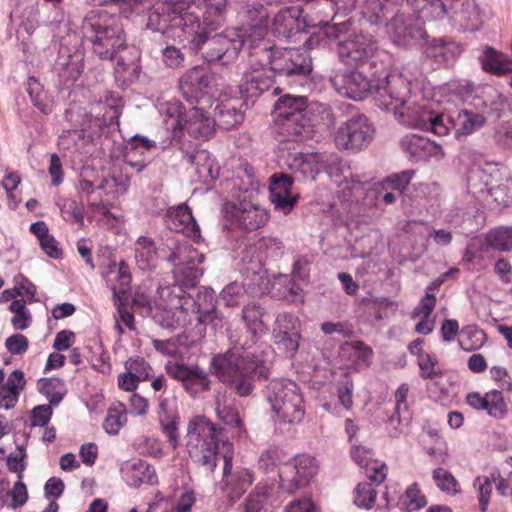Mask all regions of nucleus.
Listing matches in <instances>:
<instances>
[{
  "label": "nucleus",
  "mask_w": 512,
  "mask_h": 512,
  "mask_svg": "<svg viewBox=\"0 0 512 512\" xmlns=\"http://www.w3.org/2000/svg\"><path fill=\"white\" fill-rule=\"evenodd\" d=\"M264 310L256 303L247 304L242 309V318L246 324L250 339L236 342L222 355L212 358L210 369L218 379L229 384L239 396H248L254 388V378H266L271 363L264 353L256 354L250 349L261 335L267 331L262 320Z\"/></svg>",
  "instance_id": "1"
},
{
  "label": "nucleus",
  "mask_w": 512,
  "mask_h": 512,
  "mask_svg": "<svg viewBox=\"0 0 512 512\" xmlns=\"http://www.w3.org/2000/svg\"><path fill=\"white\" fill-rule=\"evenodd\" d=\"M409 73V67H403L402 71H391L372 84L366 75L355 70L338 74L331 82L339 95L355 101L363 100L374 90L378 105L385 109L392 108L395 116L403 124V117L398 112H406L416 92L413 90L414 84Z\"/></svg>",
  "instance_id": "2"
},
{
  "label": "nucleus",
  "mask_w": 512,
  "mask_h": 512,
  "mask_svg": "<svg viewBox=\"0 0 512 512\" xmlns=\"http://www.w3.org/2000/svg\"><path fill=\"white\" fill-rule=\"evenodd\" d=\"M399 113L403 117V124L408 127L432 132L438 136H445L453 131L457 139L471 135L486 123L483 115L469 110L439 112L433 108L432 102L417 92L406 112Z\"/></svg>",
  "instance_id": "3"
},
{
  "label": "nucleus",
  "mask_w": 512,
  "mask_h": 512,
  "mask_svg": "<svg viewBox=\"0 0 512 512\" xmlns=\"http://www.w3.org/2000/svg\"><path fill=\"white\" fill-rule=\"evenodd\" d=\"M257 467L266 474L277 468L279 489L288 494L306 487L318 471L314 457L302 454L287 461L285 452L275 446L261 452Z\"/></svg>",
  "instance_id": "4"
},
{
  "label": "nucleus",
  "mask_w": 512,
  "mask_h": 512,
  "mask_svg": "<svg viewBox=\"0 0 512 512\" xmlns=\"http://www.w3.org/2000/svg\"><path fill=\"white\" fill-rule=\"evenodd\" d=\"M197 26L195 33L189 34L186 41L193 51H200L203 58L209 63L220 62L222 65H228L235 61L245 44L251 48L254 46L248 26L240 31L227 28L214 34L200 32L199 18Z\"/></svg>",
  "instance_id": "5"
},
{
  "label": "nucleus",
  "mask_w": 512,
  "mask_h": 512,
  "mask_svg": "<svg viewBox=\"0 0 512 512\" xmlns=\"http://www.w3.org/2000/svg\"><path fill=\"white\" fill-rule=\"evenodd\" d=\"M238 13L246 21L254 42L263 39L267 31L278 38L289 39L302 30V10L298 6L281 8L274 14L271 23L268 9L260 3H247L239 8Z\"/></svg>",
  "instance_id": "6"
},
{
  "label": "nucleus",
  "mask_w": 512,
  "mask_h": 512,
  "mask_svg": "<svg viewBox=\"0 0 512 512\" xmlns=\"http://www.w3.org/2000/svg\"><path fill=\"white\" fill-rule=\"evenodd\" d=\"M83 41L90 44L100 59L112 60L126 49L122 26L116 16L105 11H91L81 25Z\"/></svg>",
  "instance_id": "7"
},
{
  "label": "nucleus",
  "mask_w": 512,
  "mask_h": 512,
  "mask_svg": "<svg viewBox=\"0 0 512 512\" xmlns=\"http://www.w3.org/2000/svg\"><path fill=\"white\" fill-rule=\"evenodd\" d=\"M221 428L205 416H195L187 423L184 446L194 462L200 463L210 472L222 458L223 444L220 440Z\"/></svg>",
  "instance_id": "8"
},
{
  "label": "nucleus",
  "mask_w": 512,
  "mask_h": 512,
  "mask_svg": "<svg viewBox=\"0 0 512 512\" xmlns=\"http://www.w3.org/2000/svg\"><path fill=\"white\" fill-rule=\"evenodd\" d=\"M184 0H162L157 2L148 16L147 28L153 32L186 41L195 33L198 16Z\"/></svg>",
  "instance_id": "9"
},
{
  "label": "nucleus",
  "mask_w": 512,
  "mask_h": 512,
  "mask_svg": "<svg viewBox=\"0 0 512 512\" xmlns=\"http://www.w3.org/2000/svg\"><path fill=\"white\" fill-rule=\"evenodd\" d=\"M152 318L163 328H186L195 321L194 298L179 285L160 286Z\"/></svg>",
  "instance_id": "10"
},
{
  "label": "nucleus",
  "mask_w": 512,
  "mask_h": 512,
  "mask_svg": "<svg viewBox=\"0 0 512 512\" xmlns=\"http://www.w3.org/2000/svg\"><path fill=\"white\" fill-rule=\"evenodd\" d=\"M265 397L276 420L297 425L305 417L304 396L299 386L290 379H273L265 389Z\"/></svg>",
  "instance_id": "11"
},
{
  "label": "nucleus",
  "mask_w": 512,
  "mask_h": 512,
  "mask_svg": "<svg viewBox=\"0 0 512 512\" xmlns=\"http://www.w3.org/2000/svg\"><path fill=\"white\" fill-rule=\"evenodd\" d=\"M399 0H361L363 2L362 15L370 24H378L387 14L393 13ZM401 9L410 8L423 23L425 20H436L448 14L446 6L441 0H401Z\"/></svg>",
  "instance_id": "12"
},
{
  "label": "nucleus",
  "mask_w": 512,
  "mask_h": 512,
  "mask_svg": "<svg viewBox=\"0 0 512 512\" xmlns=\"http://www.w3.org/2000/svg\"><path fill=\"white\" fill-rule=\"evenodd\" d=\"M252 48L255 56H259L272 74L307 76L312 70L311 57L304 49L256 46L255 44Z\"/></svg>",
  "instance_id": "13"
},
{
  "label": "nucleus",
  "mask_w": 512,
  "mask_h": 512,
  "mask_svg": "<svg viewBox=\"0 0 512 512\" xmlns=\"http://www.w3.org/2000/svg\"><path fill=\"white\" fill-rule=\"evenodd\" d=\"M298 142H300L298 140ZM295 143L297 141H282L278 147L277 161L281 166H286L294 172H299L305 178L315 179V176L322 168L329 175H337L340 165L338 157H331L330 162L333 166H325L323 156L318 153L304 154L299 150Z\"/></svg>",
  "instance_id": "14"
},
{
  "label": "nucleus",
  "mask_w": 512,
  "mask_h": 512,
  "mask_svg": "<svg viewBox=\"0 0 512 512\" xmlns=\"http://www.w3.org/2000/svg\"><path fill=\"white\" fill-rule=\"evenodd\" d=\"M380 24H385V32L389 40L398 48L424 46L428 39L424 23L408 14L404 8L387 14V18H384Z\"/></svg>",
  "instance_id": "15"
},
{
  "label": "nucleus",
  "mask_w": 512,
  "mask_h": 512,
  "mask_svg": "<svg viewBox=\"0 0 512 512\" xmlns=\"http://www.w3.org/2000/svg\"><path fill=\"white\" fill-rule=\"evenodd\" d=\"M169 262L174 263L173 276L175 283L182 289L193 288L203 275L201 265L205 260L203 253L191 246L186 241L176 240L170 247V253L165 257Z\"/></svg>",
  "instance_id": "16"
},
{
  "label": "nucleus",
  "mask_w": 512,
  "mask_h": 512,
  "mask_svg": "<svg viewBox=\"0 0 512 512\" xmlns=\"http://www.w3.org/2000/svg\"><path fill=\"white\" fill-rule=\"evenodd\" d=\"M375 136V128L369 118L359 114L349 118L334 133L338 149L358 152L367 148Z\"/></svg>",
  "instance_id": "17"
},
{
  "label": "nucleus",
  "mask_w": 512,
  "mask_h": 512,
  "mask_svg": "<svg viewBox=\"0 0 512 512\" xmlns=\"http://www.w3.org/2000/svg\"><path fill=\"white\" fill-rule=\"evenodd\" d=\"M306 108L307 98L304 96L285 95L275 103V118L282 122L284 130L293 136L294 141H302L303 133H309L308 119L303 114Z\"/></svg>",
  "instance_id": "18"
},
{
  "label": "nucleus",
  "mask_w": 512,
  "mask_h": 512,
  "mask_svg": "<svg viewBox=\"0 0 512 512\" xmlns=\"http://www.w3.org/2000/svg\"><path fill=\"white\" fill-rule=\"evenodd\" d=\"M222 212L226 220L248 231L259 229L269 219L266 208L245 194L237 201L225 203Z\"/></svg>",
  "instance_id": "19"
},
{
  "label": "nucleus",
  "mask_w": 512,
  "mask_h": 512,
  "mask_svg": "<svg viewBox=\"0 0 512 512\" xmlns=\"http://www.w3.org/2000/svg\"><path fill=\"white\" fill-rule=\"evenodd\" d=\"M234 449L231 442L223 444L222 459L224 460L222 487L227 491L228 506L239 500L255 480L254 473L245 467L233 470L232 459Z\"/></svg>",
  "instance_id": "20"
},
{
  "label": "nucleus",
  "mask_w": 512,
  "mask_h": 512,
  "mask_svg": "<svg viewBox=\"0 0 512 512\" xmlns=\"http://www.w3.org/2000/svg\"><path fill=\"white\" fill-rule=\"evenodd\" d=\"M299 318L289 312H281L276 316L272 329V340L278 350L289 356L298 351L301 331Z\"/></svg>",
  "instance_id": "21"
},
{
  "label": "nucleus",
  "mask_w": 512,
  "mask_h": 512,
  "mask_svg": "<svg viewBox=\"0 0 512 512\" xmlns=\"http://www.w3.org/2000/svg\"><path fill=\"white\" fill-rule=\"evenodd\" d=\"M272 72L266 64L255 56V51L250 53L248 68L244 71L239 88L245 97H257L267 91L273 83Z\"/></svg>",
  "instance_id": "22"
},
{
  "label": "nucleus",
  "mask_w": 512,
  "mask_h": 512,
  "mask_svg": "<svg viewBox=\"0 0 512 512\" xmlns=\"http://www.w3.org/2000/svg\"><path fill=\"white\" fill-rule=\"evenodd\" d=\"M165 369L169 376L182 383L184 390L192 397L210 390L208 373L198 365L169 361Z\"/></svg>",
  "instance_id": "23"
},
{
  "label": "nucleus",
  "mask_w": 512,
  "mask_h": 512,
  "mask_svg": "<svg viewBox=\"0 0 512 512\" xmlns=\"http://www.w3.org/2000/svg\"><path fill=\"white\" fill-rule=\"evenodd\" d=\"M377 50V42L372 35L360 32L350 35L338 44V55L346 64L360 65L371 59Z\"/></svg>",
  "instance_id": "24"
},
{
  "label": "nucleus",
  "mask_w": 512,
  "mask_h": 512,
  "mask_svg": "<svg viewBox=\"0 0 512 512\" xmlns=\"http://www.w3.org/2000/svg\"><path fill=\"white\" fill-rule=\"evenodd\" d=\"M293 179L287 174H273L270 177V200L275 210L287 215L295 207L298 194L292 192Z\"/></svg>",
  "instance_id": "25"
},
{
  "label": "nucleus",
  "mask_w": 512,
  "mask_h": 512,
  "mask_svg": "<svg viewBox=\"0 0 512 512\" xmlns=\"http://www.w3.org/2000/svg\"><path fill=\"white\" fill-rule=\"evenodd\" d=\"M158 111L163 119L164 128L171 135V143L183 149L185 114H183L181 103L177 100L160 102Z\"/></svg>",
  "instance_id": "26"
},
{
  "label": "nucleus",
  "mask_w": 512,
  "mask_h": 512,
  "mask_svg": "<svg viewBox=\"0 0 512 512\" xmlns=\"http://www.w3.org/2000/svg\"><path fill=\"white\" fill-rule=\"evenodd\" d=\"M213 76L203 67H193L180 79V90L189 102L199 101L208 92Z\"/></svg>",
  "instance_id": "27"
},
{
  "label": "nucleus",
  "mask_w": 512,
  "mask_h": 512,
  "mask_svg": "<svg viewBox=\"0 0 512 512\" xmlns=\"http://www.w3.org/2000/svg\"><path fill=\"white\" fill-rule=\"evenodd\" d=\"M400 144L402 150L414 162L426 161L430 158L439 159L443 156V150L439 144L420 135H405Z\"/></svg>",
  "instance_id": "28"
},
{
  "label": "nucleus",
  "mask_w": 512,
  "mask_h": 512,
  "mask_svg": "<svg viewBox=\"0 0 512 512\" xmlns=\"http://www.w3.org/2000/svg\"><path fill=\"white\" fill-rule=\"evenodd\" d=\"M165 222L171 231L180 232L195 241L201 238L199 225L194 219L190 208L185 204L169 208L166 213Z\"/></svg>",
  "instance_id": "29"
},
{
  "label": "nucleus",
  "mask_w": 512,
  "mask_h": 512,
  "mask_svg": "<svg viewBox=\"0 0 512 512\" xmlns=\"http://www.w3.org/2000/svg\"><path fill=\"white\" fill-rule=\"evenodd\" d=\"M500 178V171L494 166L481 167L474 165L467 174V188L475 198L485 201L494 180Z\"/></svg>",
  "instance_id": "30"
},
{
  "label": "nucleus",
  "mask_w": 512,
  "mask_h": 512,
  "mask_svg": "<svg viewBox=\"0 0 512 512\" xmlns=\"http://www.w3.org/2000/svg\"><path fill=\"white\" fill-rule=\"evenodd\" d=\"M83 60V55L79 52L71 54L65 47L59 50L54 71L64 86L69 87L79 78L84 68Z\"/></svg>",
  "instance_id": "31"
},
{
  "label": "nucleus",
  "mask_w": 512,
  "mask_h": 512,
  "mask_svg": "<svg viewBox=\"0 0 512 512\" xmlns=\"http://www.w3.org/2000/svg\"><path fill=\"white\" fill-rule=\"evenodd\" d=\"M216 119L209 117L203 109L193 107L185 114L184 135L207 140L215 132Z\"/></svg>",
  "instance_id": "32"
},
{
  "label": "nucleus",
  "mask_w": 512,
  "mask_h": 512,
  "mask_svg": "<svg viewBox=\"0 0 512 512\" xmlns=\"http://www.w3.org/2000/svg\"><path fill=\"white\" fill-rule=\"evenodd\" d=\"M466 400L472 408L485 410L488 415L496 419H502L507 414V405L503 393L499 390H492L484 395L472 392L467 395Z\"/></svg>",
  "instance_id": "33"
},
{
  "label": "nucleus",
  "mask_w": 512,
  "mask_h": 512,
  "mask_svg": "<svg viewBox=\"0 0 512 512\" xmlns=\"http://www.w3.org/2000/svg\"><path fill=\"white\" fill-rule=\"evenodd\" d=\"M184 158L194 169L198 180L202 183H209L218 178L219 167L212 155L205 149H195L192 152L184 150Z\"/></svg>",
  "instance_id": "34"
},
{
  "label": "nucleus",
  "mask_w": 512,
  "mask_h": 512,
  "mask_svg": "<svg viewBox=\"0 0 512 512\" xmlns=\"http://www.w3.org/2000/svg\"><path fill=\"white\" fill-rule=\"evenodd\" d=\"M451 19L463 31H476L480 26V13L474 0H454Z\"/></svg>",
  "instance_id": "35"
},
{
  "label": "nucleus",
  "mask_w": 512,
  "mask_h": 512,
  "mask_svg": "<svg viewBox=\"0 0 512 512\" xmlns=\"http://www.w3.org/2000/svg\"><path fill=\"white\" fill-rule=\"evenodd\" d=\"M244 503L255 512L268 511L280 504L274 484L267 480L259 481Z\"/></svg>",
  "instance_id": "36"
},
{
  "label": "nucleus",
  "mask_w": 512,
  "mask_h": 512,
  "mask_svg": "<svg viewBox=\"0 0 512 512\" xmlns=\"http://www.w3.org/2000/svg\"><path fill=\"white\" fill-rule=\"evenodd\" d=\"M120 471L123 480L131 487L157 483L155 469L143 460L125 462L122 464Z\"/></svg>",
  "instance_id": "37"
},
{
  "label": "nucleus",
  "mask_w": 512,
  "mask_h": 512,
  "mask_svg": "<svg viewBox=\"0 0 512 512\" xmlns=\"http://www.w3.org/2000/svg\"><path fill=\"white\" fill-rule=\"evenodd\" d=\"M425 55L433 59L439 65H447L460 56L463 49L460 44L440 39L426 40L424 46Z\"/></svg>",
  "instance_id": "38"
},
{
  "label": "nucleus",
  "mask_w": 512,
  "mask_h": 512,
  "mask_svg": "<svg viewBox=\"0 0 512 512\" xmlns=\"http://www.w3.org/2000/svg\"><path fill=\"white\" fill-rule=\"evenodd\" d=\"M158 419L163 434L169 445L175 450L179 447L180 438L178 432L179 417L174 409L169 406L168 400L161 398L158 407Z\"/></svg>",
  "instance_id": "39"
},
{
  "label": "nucleus",
  "mask_w": 512,
  "mask_h": 512,
  "mask_svg": "<svg viewBox=\"0 0 512 512\" xmlns=\"http://www.w3.org/2000/svg\"><path fill=\"white\" fill-rule=\"evenodd\" d=\"M436 306V296L432 293H426L414 308L412 316L419 317L420 321L415 326V331L422 335L430 334L435 326V319L432 312Z\"/></svg>",
  "instance_id": "40"
},
{
  "label": "nucleus",
  "mask_w": 512,
  "mask_h": 512,
  "mask_svg": "<svg viewBox=\"0 0 512 512\" xmlns=\"http://www.w3.org/2000/svg\"><path fill=\"white\" fill-rule=\"evenodd\" d=\"M203 22H200V32L208 34L218 33L217 31L225 26L228 12V1L219 3L204 4Z\"/></svg>",
  "instance_id": "41"
},
{
  "label": "nucleus",
  "mask_w": 512,
  "mask_h": 512,
  "mask_svg": "<svg viewBox=\"0 0 512 512\" xmlns=\"http://www.w3.org/2000/svg\"><path fill=\"white\" fill-rule=\"evenodd\" d=\"M117 58L114 73L115 79L121 87L135 81L140 73V65L137 53L126 52Z\"/></svg>",
  "instance_id": "42"
},
{
  "label": "nucleus",
  "mask_w": 512,
  "mask_h": 512,
  "mask_svg": "<svg viewBox=\"0 0 512 512\" xmlns=\"http://www.w3.org/2000/svg\"><path fill=\"white\" fill-rule=\"evenodd\" d=\"M130 187V176L126 169L113 168L110 175L104 178L97 187L99 194L103 192L112 198L126 194Z\"/></svg>",
  "instance_id": "43"
},
{
  "label": "nucleus",
  "mask_w": 512,
  "mask_h": 512,
  "mask_svg": "<svg viewBox=\"0 0 512 512\" xmlns=\"http://www.w3.org/2000/svg\"><path fill=\"white\" fill-rule=\"evenodd\" d=\"M239 104L238 100H226L218 103L215 107L214 116L216 123L225 130L242 123L244 115L238 107Z\"/></svg>",
  "instance_id": "44"
},
{
  "label": "nucleus",
  "mask_w": 512,
  "mask_h": 512,
  "mask_svg": "<svg viewBox=\"0 0 512 512\" xmlns=\"http://www.w3.org/2000/svg\"><path fill=\"white\" fill-rule=\"evenodd\" d=\"M135 260L141 270H152L157 266L158 253L155 242L148 236H140L134 247Z\"/></svg>",
  "instance_id": "45"
},
{
  "label": "nucleus",
  "mask_w": 512,
  "mask_h": 512,
  "mask_svg": "<svg viewBox=\"0 0 512 512\" xmlns=\"http://www.w3.org/2000/svg\"><path fill=\"white\" fill-rule=\"evenodd\" d=\"M105 279L114 296L124 295L129 290L131 283L129 266L123 261L118 265L110 266Z\"/></svg>",
  "instance_id": "46"
},
{
  "label": "nucleus",
  "mask_w": 512,
  "mask_h": 512,
  "mask_svg": "<svg viewBox=\"0 0 512 512\" xmlns=\"http://www.w3.org/2000/svg\"><path fill=\"white\" fill-rule=\"evenodd\" d=\"M484 202L508 206L512 203V178L500 172V178L494 180Z\"/></svg>",
  "instance_id": "47"
},
{
  "label": "nucleus",
  "mask_w": 512,
  "mask_h": 512,
  "mask_svg": "<svg viewBox=\"0 0 512 512\" xmlns=\"http://www.w3.org/2000/svg\"><path fill=\"white\" fill-rule=\"evenodd\" d=\"M78 190L82 195L86 196L87 203L95 214L102 215L108 221L111 219L119 221V217L110 211L108 204L102 199H97L95 196L96 190L91 181L81 179L78 184Z\"/></svg>",
  "instance_id": "48"
},
{
  "label": "nucleus",
  "mask_w": 512,
  "mask_h": 512,
  "mask_svg": "<svg viewBox=\"0 0 512 512\" xmlns=\"http://www.w3.org/2000/svg\"><path fill=\"white\" fill-rule=\"evenodd\" d=\"M255 294L256 292L251 288L250 283L232 282L223 288L219 299L224 302L225 306L230 307L245 303Z\"/></svg>",
  "instance_id": "49"
},
{
  "label": "nucleus",
  "mask_w": 512,
  "mask_h": 512,
  "mask_svg": "<svg viewBox=\"0 0 512 512\" xmlns=\"http://www.w3.org/2000/svg\"><path fill=\"white\" fill-rule=\"evenodd\" d=\"M225 394L218 393L215 397V412L220 421L235 429L239 434L244 432V424L239 413L226 403Z\"/></svg>",
  "instance_id": "50"
},
{
  "label": "nucleus",
  "mask_w": 512,
  "mask_h": 512,
  "mask_svg": "<svg viewBox=\"0 0 512 512\" xmlns=\"http://www.w3.org/2000/svg\"><path fill=\"white\" fill-rule=\"evenodd\" d=\"M487 341L485 332L475 325H468L460 330L458 345L466 352L476 351L482 348Z\"/></svg>",
  "instance_id": "51"
},
{
  "label": "nucleus",
  "mask_w": 512,
  "mask_h": 512,
  "mask_svg": "<svg viewBox=\"0 0 512 512\" xmlns=\"http://www.w3.org/2000/svg\"><path fill=\"white\" fill-rule=\"evenodd\" d=\"M37 389L45 396L50 405H58L67 393L64 382L59 378H41L38 380Z\"/></svg>",
  "instance_id": "52"
},
{
  "label": "nucleus",
  "mask_w": 512,
  "mask_h": 512,
  "mask_svg": "<svg viewBox=\"0 0 512 512\" xmlns=\"http://www.w3.org/2000/svg\"><path fill=\"white\" fill-rule=\"evenodd\" d=\"M91 141L90 135H87L82 129H69L63 131L58 138L60 149L71 152H82L85 145Z\"/></svg>",
  "instance_id": "53"
},
{
  "label": "nucleus",
  "mask_w": 512,
  "mask_h": 512,
  "mask_svg": "<svg viewBox=\"0 0 512 512\" xmlns=\"http://www.w3.org/2000/svg\"><path fill=\"white\" fill-rule=\"evenodd\" d=\"M489 247L501 252L512 250V227H497L492 229L486 236Z\"/></svg>",
  "instance_id": "54"
},
{
  "label": "nucleus",
  "mask_w": 512,
  "mask_h": 512,
  "mask_svg": "<svg viewBox=\"0 0 512 512\" xmlns=\"http://www.w3.org/2000/svg\"><path fill=\"white\" fill-rule=\"evenodd\" d=\"M126 421V408L124 404L118 403L108 410L103 423V428L108 434L116 435Z\"/></svg>",
  "instance_id": "55"
},
{
  "label": "nucleus",
  "mask_w": 512,
  "mask_h": 512,
  "mask_svg": "<svg viewBox=\"0 0 512 512\" xmlns=\"http://www.w3.org/2000/svg\"><path fill=\"white\" fill-rule=\"evenodd\" d=\"M9 310L13 313L11 324L15 330H25L32 323V315L26 307V303L22 299L12 301Z\"/></svg>",
  "instance_id": "56"
},
{
  "label": "nucleus",
  "mask_w": 512,
  "mask_h": 512,
  "mask_svg": "<svg viewBox=\"0 0 512 512\" xmlns=\"http://www.w3.org/2000/svg\"><path fill=\"white\" fill-rule=\"evenodd\" d=\"M197 309L195 310V321L201 322L203 315H207L215 310V294L211 288H203L194 298Z\"/></svg>",
  "instance_id": "57"
},
{
  "label": "nucleus",
  "mask_w": 512,
  "mask_h": 512,
  "mask_svg": "<svg viewBox=\"0 0 512 512\" xmlns=\"http://www.w3.org/2000/svg\"><path fill=\"white\" fill-rule=\"evenodd\" d=\"M436 486L445 494L454 496L460 492L456 478L447 470L437 468L432 473Z\"/></svg>",
  "instance_id": "58"
},
{
  "label": "nucleus",
  "mask_w": 512,
  "mask_h": 512,
  "mask_svg": "<svg viewBox=\"0 0 512 512\" xmlns=\"http://www.w3.org/2000/svg\"><path fill=\"white\" fill-rule=\"evenodd\" d=\"M57 206L59 207L64 220L72 219L79 226L82 227L84 225L83 206L76 200L60 198L57 201Z\"/></svg>",
  "instance_id": "59"
},
{
  "label": "nucleus",
  "mask_w": 512,
  "mask_h": 512,
  "mask_svg": "<svg viewBox=\"0 0 512 512\" xmlns=\"http://www.w3.org/2000/svg\"><path fill=\"white\" fill-rule=\"evenodd\" d=\"M427 504L426 497L421 493L417 484L409 486L401 498V509L405 512H413L423 508Z\"/></svg>",
  "instance_id": "60"
},
{
  "label": "nucleus",
  "mask_w": 512,
  "mask_h": 512,
  "mask_svg": "<svg viewBox=\"0 0 512 512\" xmlns=\"http://www.w3.org/2000/svg\"><path fill=\"white\" fill-rule=\"evenodd\" d=\"M377 497L375 486L372 483H359L355 488L354 503L363 509L370 510Z\"/></svg>",
  "instance_id": "61"
},
{
  "label": "nucleus",
  "mask_w": 512,
  "mask_h": 512,
  "mask_svg": "<svg viewBox=\"0 0 512 512\" xmlns=\"http://www.w3.org/2000/svg\"><path fill=\"white\" fill-rule=\"evenodd\" d=\"M125 370L139 382L153 378L152 367L140 357L129 358L125 362Z\"/></svg>",
  "instance_id": "62"
},
{
  "label": "nucleus",
  "mask_w": 512,
  "mask_h": 512,
  "mask_svg": "<svg viewBox=\"0 0 512 512\" xmlns=\"http://www.w3.org/2000/svg\"><path fill=\"white\" fill-rule=\"evenodd\" d=\"M473 487L478 492L480 511L487 512L493 490L492 481L486 476H478L473 482Z\"/></svg>",
  "instance_id": "63"
},
{
  "label": "nucleus",
  "mask_w": 512,
  "mask_h": 512,
  "mask_svg": "<svg viewBox=\"0 0 512 512\" xmlns=\"http://www.w3.org/2000/svg\"><path fill=\"white\" fill-rule=\"evenodd\" d=\"M420 375L424 379H434L442 376V371L438 366V361L430 354H421L418 358Z\"/></svg>",
  "instance_id": "64"
}]
</instances>
